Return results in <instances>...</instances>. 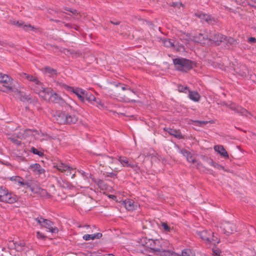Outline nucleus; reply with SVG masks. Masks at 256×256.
<instances>
[{"label": "nucleus", "mask_w": 256, "mask_h": 256, "mask_svg": "<svg viewBox=\"0 0 256 256\" xmlns=\"http://www.w3.org/2000/svg\"><path fill=\"white\" fill-rule=\"evenodd\" d=\"M169 242L166 240H146L144 246L150 248L152 252L160 255L172 256L174 252L168 248L170 246Z\"/></svg>", "instance_id": "1"}, {"label": "nucleus", "mask_w": 256, "mask_h": 256, "mask_svg": "<svg viewBox=\"0 0 256 256\" xmlns=\"http://www.w3.org/2000/svg\"><path fill=\"white\" fill-rule=\"evenodd\" d=\"M0 82L3 84L4 89L2 92L8 93L9 92H14L18 94V98L22 102H25L30 98L25 93L21 92L12 85L13 79L9 76L0 72Z\"/></svg>", "instance_id": "2"}, {"label": "nucleus", "mask_w": 256, "mask_h": 256, "mask_svg": "<svg viewBox=\"0 0 256 256\" xmlns=\"http://www.w3.org/2000/svg\"><path fill=\"white\" fill-rule=\"evenodd\" d=\"M20 76L23 78L26 79L30 81L29 86L31 90L42 98V94H46V91L48 88H45L42 82L35 76L24 72L22 73Z\"/></svg>", "instance_id": "3"}, {"label": "nucleus", "mask_w": 256, "mask_h": 256, "mask_svg": "<svg viewBox=\"0 0 256 256\" xmlns=\"http://www.w3.org/2000/svg\"><path fill=\"white\" fill-rule=\"evenodd\" d=\"M175 68L182 72H187L192 68L194 62L188 59L178 58L173 59Z\"/></svg>", "instance_id": "4"}, {"label": "nucleus", "mask_w": 256, "mask_h": 256, "mask_svg": "<svg viewBox=\"0 0 256 256\" xmlns=\"http://www.w3.org/2000/svg\"><path fill=\"white\" fill-rule=\"evenodd\" d=\"M55 83L56 86H59L60 88H62L67 91L72 92L74 94H76L78 98L81 102H84V94L86 91L84 90L78 88H74V87L68 86L64 83L58 82H55Z\"/></svg>", "instance_id": "5"}, {"label": "nucleus", "mask_w": 256, "mask_h": 256, "mask_svg": "<svg viewBox=\"0 0 256 256\" xmlns=\"http://www.w3.org/2000/svg\"><path fill=\"white\" fill-rule=\"evenodd\" d=\"M18 200V196L10 192L8 190L2 187L0 188V202L14 204Z\"/></svg>", "instance_id": "6"}, {"label": "nucleus", "mask_w": 256, "mask_h": 256, "mask_svg": "<svg viewBox=\"0 0 256 256\" xmlns=\"http://www.w3.org/2000/svg\"><path fill=\"white\" fill-rule=\"evenodd\" d=\"M200 238L208 243H212L214 245H216L219 243L218 238L214 235V233L210 230H203L197 232Z\"/></svg>", "instance_id": "7"}, {"label": "nucleus", "mask_w": 256, "mask_h": 256, "mask_svg": "<svg viewBox=\"0 0 256 256\" xmlns=\"http://www.w3.org/2000/svg\"><path fill=\"white\" fill-rule=\"evenodd\" d=\"M35 220L41 226L48 230L49 232L52 234H58V229L54 226V223L50 220L44 219L42 217H38L35 218Z\"/></svg>", "instance_id": "8"}, {"label": "nucleus", "mask_w": 256, "mask_h": 256, "mask_svg": "<svg viewBox=\"0 0 256 256\" xmlns=\"http://www.w3.org/2000/svg\"><path fill=\"white\" fill-rule=\"evenodd\" d=\"M42 98L46 101L54 103H60L63 100L60 96L50 88L46 90L44 94H42Z\"/></svg>", "instance_id": "9"}, {"label": "nucleus", "mask_w": 256, "mask_h": 256, "mask_svg": "<svg viewBox=\"0 0 256 256\" xmlns=\"http://www.w3.org/2000/svg\"><path fill=\"white\" fill-rule=\"evenodd\" d=\"M209 30L204 31L203 32L196 34L192 36V40L195 42L200 43L202 45H209Z\"/></svg>", "instance_id": "10"}, {"label": "nucleus", "mask_w": 256, "mask_h": 256, "mask_svg": "<svg viewBox=\"0 0 256 256\" xmlns=\"http://www.w3.org/2000/svg\"><path fill=\"white\" fill-rule=\"evenodd\" d=\"M118 160L124 167L130 168L134 170L140 169L138 164L137 162H134L132 160V159L128 158L124 156H118Z\"/></svg>", "instance_id": "11"}, {"label": "nucleus", "mask_w": 256, "mask_h": 256, "mask_svg": "<svg viewBox=\"0 0 256 256\" xmlns=\"http://www.w3.org/2000/svg\"><path fill=\"white\" fill-rule=\"evenodd\" d=\"M209 45L215 44L220 45L222 42L226 40V37L222 34L216 33V32H211L209 30Z\"/></svg>", "instance_id": "12"}, {"label": "nucleus", "mask_w": 256, "mask_h": 256, "mask_svg": "<svg viewBox=\"0 0 256 256\" xmlns=\"http://www.w3.org/2000/svg\"><path fill=\"white\" fill-rule=\"evenodd\" d=\"M220 228L222 231L226 235H230L236 230V226L234 224L226 222L221 224Z\"/></svg>", "instance_id": "13"}, {"label": "nucleus", "mask_w": 256, "mask_h": 256, "mask_svg": "<svg viewBox=\"0 0 256 256\" xmlns=\"http://www.w3.org/2000/svg\"><path fill=\"white\" fill-rule=\"evenodd\" d=\"M114 85L116 87H118V86H122V90H128L130 92V94H128V96L130 97H128L127 96H124L123 98H122V100L126 102H135V100L132 98V95L136 94L135 92H134V90H132L130 87L128 86L122 84L120 83L118 84H114Z\"/></svg>", "instance_id": "14"}, {"label": "nucleus", "mask_w": 256, "mask_h": 256, "mask_svg": "<svg viewBox=\"0 0 256 256\" xmlns=\"http://www.w3.org/2000/svg\"><path fill=\"white\" fill-rule=\"evenodd\" d=\"M224 105L228 107L232 110H233L235 113L240 114L242 115L248 116V114L250 115L246 109L242 108L241 106L236 105L234 103L230 102V104L224 103Z\"/></svg>", "instance_id": "15"}, {"label": "nucleus", "mask_w": 256, "mask_h": 256, "mask_svg": "<svg viewBox=\"0 0 256 256\" xmlns=\"http://www.w3.org/2000/svg\"><path fill=\"white\" fill-rule=\"evenodd\" d=\"M28 169L32 171L34 174L38 175L39 176L44 175L45 170L39 164L35 163L30 164L28 167Z\"/></svg>", "instance_id": "16"}, {"label": "nucleus", "mask_w": 256, "mask_h": 256, "mask_svg": "<svg viewBox=\"0 0 256 256\" xmlns=\"http://www.w3.org/2000/svg\"><path fill=\"white\" fill-rule=\"evenodd\" d=\"M194 15L200 18L202 20L206 22L208 24H212L216 22L214 18L209 14L198 12V13H195Z\"/></svg>", "instance_id": "17"}, {"label": "nucleus", "mask_w": 256, "mask_h": 256, "mask_svg": "<svg viewBox=\"0 0 256 256\" xmlns=\"http://www.w3.org/2000/svg\"><path fill=\"white\" fill-rule=\"evenodd\" d=\"M126 208L130 211L136 210L139 206V204L134 202L132 200L127 199L122 202Z\"/></svg>", "instance_id": "18"}, {"label": "nucleus", "mask_w": 256, "mask_h": 256, "mask_svg": "<svg viewBox=\"0 0 256 256\" xmlns=\"http://www.w3.org/2000/svg\"><path fill=\"white\" fill-rule=\"evenodd\" d=\"M161 41L166 47L173 48L178 51L180 50V46H178L177 44H175V41L173 40L163 38H161Z\"/></svg>", "instance_id": "19"}, {"label": "nucleus", "mask_w": 256, "mask_h": 256, "mask_svg": "<svg viewBox=\"0 0 256 256\" xmlns=\"http://www.w3.org/2000/svg\"><path fill=\"white\" fill-rule=\"evenodd\" d=\"M30 190L34 194H38L42 197H46L48 195L46 190L42 188L38 185H32Z\"/></svg>", "instance_id": "20"}, {"label": "nucleus", "mask_w": 256, "mask_h": 256, "mask_svg": "<svg viewBox=\"0 0 256 256\" xmlns=\"http://www.w3.org/2000/svg\"><path fill=\"white\" fill-rule=\"evenodd\" d=\"M54 167L62 172H66V175L70 174L71 170H73L72 168L62 162L56 164Z\"/></svg>", "instance_id": "21"}, {"label": "nucleus", "mask_w": 256, "mask_h": 256, "mask_svg": "<svg viewBox=\"0 0 256 256\" xmlns=\"http://www.w3.org/2000/svg\"><path fill=\"white\" fill-rule=\"evenodd\" d=\"M66 112H59L54 116L56 122L58 124H66Z\"/></svg>", "instance_id": "22"}, {"label": "nucleus", "mask_w": 256, "mask_h": 256, "mask_svg": "<svg viewBox=\"0 0 256 256\" xmlns=\"http://www.w3.org/2000/svg\"><path fill=\"white\" fill-rule=\"evenodd\" d=\"M164 130L168 132L170 134L173 136L177 138L182 139L184 138L180 130L171 128H164Z\"/></svg>", "instance_id": "23"}, {"label": "nucleus", "mask_w": 256, "mask_h": 256, "mask_svg": "<svg viewBox=\"0 0 256 256\" xmlns=\"http://www.w3.org/2000/svg\"><path fill=\"white\" fill-rule=\"evenodd\" d=\"M214 149L216 152L218 154H220V156H223L225 158H228V154L222 146V145L215 146L214 148Z\"/></svg>", "instance_id": "24"}, {"label": "nucleus", "mask_w": 256, "mask_h": 256, "mask_svg": "<svg viewBox=\"0 0 256 256\" xmlns=\"http://www.w3.org/2000/svg\"><path fill=\"white\" fill-rule=\"evenodd\" d=\"M18 27L22 28L26 31H28L29 30H35V28L34 26H31L30 24H25L22 21H17L16 23H14Z\"/></svg>", "instance_id": "25"}, {"label": "nucleus", "mask_w": 256, "mask_h": 256, "mask_svg": "<svg viewBox=\"0 0 256 256\" xmlns=\"http://www.w3.org/2000/svg\"><path fill=\"white\" fill-rule=\"evenodd\" d=\"M188 92V97L192 100L194 102H198L200 100V96L197 92L192 91L190 90Z\"/></svg>", "instance_id": "26"}, {"label": "nucleus", "mask_w": 256, "mask_h": 256, "mask_svg": "<svg viewBox=\"0 0 256 256\" xmlns=\"http://www.w3.org/2000/svg\"><path fill=\"white\" fill-rule=\"evenodd\" d=\"M66 124H75L78 120V118L73 114H68L66 112Z\"/></svg>", "instance_id": "27"}, {"label": "nucleus", "mask_w": 256, "mask_h": 256, "mask_svg": "<svg viewBox=\"0 0 256 256\" xmlns=\"http://www.w3.org/2000/svg\"><path fill=\"white\" fill-rule=\"evenodd\" d=\"M102 236V234L100 232H98L96 234H84L83 236V238L85 240H94L95 238H100Z\"/></svg>", "instance_id": "28"}, {"label": "nucleus", "mask_w": 256, "mask_h": 256, "mask_svg": "<svg viewBox=\"0 0 256 256\" xmlns=\"http://www.w3.org/2000/svg\"><path fill=\"white\" fill-rule=\"evenodd\" d=\"M85 99L92 104L94 100H96V98L90 92H88L86 91L84 94V100Z\"/></svg>", "instance_id": "29"}, {"label": "nucleus", "mask_w": 256, "mask_h": 256, "mask_svg": "<svg viewBox=\"0 0 256 256\" xmlns=\"http://www.w3.org/2000/svg\"><path fill=\"white\" fill-rule=\"evenodd\" d=\"M8 179L12 182H14L16 183H18L20 186V184H23V179L24 178L20 176H13L9 178Z\"/></svg>", "instance_id": "30"}, {"label": "nucleus", "mask_w": 256, "mask_h": 256, "mask_svg": "<svg viewBox=\"0 0 256 256\" xmlns=\"http://www.w3.org/2000/svg\"><path fill=\"white\" fill-rule=\"evenodd\" d=\"M180 39L182 40H184L186 41H190L192 40V36H191L188 34H185L182 32L180 34H178Z\"/></svg>", "instance_id": "31"}, {"label": "nucleus", "mask_w": 256, "mask_h": 256, "mask_svg": "<svg viewBox=\"0 0 256 256\" xmlns=\"http://www.w3.org/2000/svg\"><path fill=\"white\" fill-rule=\"evenodd\" d=\"M44 72L49 74L51 76L57 75V72L56 70L50 68V67H45L44 68Z\"/></svg>", "instance_id": "32"}, {"label": "nucleus", "mask_w": 256, "mask_h": 256, "mask_svg": "<svg viewBox=\"0 0 256 256\" xmlns=\"http://www.w3.org/2000/svg\"><path fill=\"white\" fill-rule=\"evenodd\" d=\"M181 256H195V254L190 249H185L182 251Z\"/></svg>", "instance_id": "33"}, {"label": "nucleus", "mask_w": 256, "mask_h": 256, "mask_svg": "<svg viewBox=\"0 0 256 256\" xmlns=\"http://www.w3.org/2000/svg\"><path fill=\"white\" fill-rule=\"evenodd\" d=\"M178 90L180 92L187 93L190 90V88L188 86H184L182 85H178Z\"/></svg>", "instance_id": "34"}, {"label": "nucleus", "mask_w": 256, "mask_h": 256, "mask_svg": "<svg viewBox=\"0 0 256 256\" xmlns=\"http://www.w3.org/2000/svg\"><path fill=\"white\" fill-rule=\"evenodd\" d=\"M31 152H32L33 154H37L40 156H44V153L42 152L39 151L38 149L34 147L32 148Z\"/></svg>", "instance_id": "35"}, {"label": "nucleus", "mask_w": 256, "mask_h": 256, "mask_svg": "<svg viewBox=\"0 0 256 256\" xmlns=\"http://www.w3.org/2000/svg\"><path fill=\"white\" fill-rule=\"evenodd\" d=\"M188 161L190 162L195 163L196 160L195 158L192 156L190 152L186 156Z\"/></svg>", "instance_id": "36"}, {"label": "nucleus", "mask_w": 256, "mask_h": 256, "mask_svg": "<svg viewBox=\"0 0 256 256\" xmlns=\"http://www.w3.org/2000/svg\"><path fill=\"white\" fill-rule=\"evenodd\" d=\"M162 227L165 232H170V228L168 226V224L166 222H162Z\"/></svg>", "instance_id": "37"}, {"label": "nucleus", "mask_w": 256, "mask_h": 256, "mask_svg": "<svg viewBox=\"0 0 256 256\" xmlns=\"http://www.w3.org/2000/svg\"><path fill=\"white\" fill-rule=\"evenodd\" d=\"M10 140L12 143L17 146H19L21 144V142L18 139L15 138H10Z\"/></svg>", "instance_id": "38"}, {"label": "nucleus", "mask_w": 256, "mask_h": 256, "mask_svg": "<svg viewBox=\"0 0 256 256\" xmlns=\"http://www.w3.org/2000/svg\"><path fill=\"white\" fill-rule=\"evenodd\" d=\"M23 184H20V186H23L24 188H29L30 190L31 189L32 184H29L28 182H24V180L23 179Z\"/></svg>", "instance_id": "39"}, {"label": "nucleus", "mask_w": 256, "mask_h": 256, "mask_svg": "<svg viewBox=\"0 0 256 256\" xmlns=\"http://www.w3.org/2000/svg\"><path fill=\"white\" fill-rule=\"evenodd\" d=\"M196 126H202L204 124H206L208 123V122L207 121H200V120H196L194 122Z\"/></svg>", "instance_id": "40"}, {"label": "nucleus", "mask_w": 256, "mask_h": 256, "mask_svg": "<svg viewBox=\"0 0 256 256\" xmlns=\"http://www.w3.org/2000/svg\"><path fill=\"white\" fill-rule=\"evenodd\" d=\"M36 236L38 238L44 240L46 236L42 233L40 232H36Z\"/></svg>", "instance_id": "41"}, {"label": "nucleus", "mask_w": 256, "mask_h": 256, "mask_svg": "<svg viewBox=\"0 0 256 256\" xmlns=\"http://www.w3.org/2000/svg\"><path fill=\"white\" fill-rule=\"evenodd\" d=\"M180 153L184 156H186L190 152H188L186 150L183 148L180 150Z\"/></svg>", "instance_id": "42"}, {"label": "nucleus", "mask_w": 256, "mask_h": 256, "mask_svg": "<svg viewBox=\"0 0 256 256\" xmlns=\"http://www.w3.org/2000/svg\"><path fill=\"white\" fill-rule=\"evenodd\" d=\"M226 40L227 43L230 45L234 44L236 42V40H234V39L232 38H228Z\"/></svg>", "instance_id": "43"}, {"label": "nucleus", "mask_w": 256, "mask_h": 256, "mask_svg": "<svg viewBox=\"0 0 256 256\" xmlns=\"http://www.w3.org/2000/svg\"><path fill=\"white\" fill-rule=\"evenodd\" d=\"M92 104H96V106L100 105L102 106H103V104H102L100 100L98 98L96 99V100H94V102H93Z\"/></svg>", "instance_id": "44"}, {"label": "nucleus", "mask_w": 256, "mask_h": 256, "mask_svg": "<svg viewBox=\"0 0 256 256\" xmlns=\"http://www.w3.org/2000/svg\"><path fill=\"white\" fill-rule=\"evenodd\" d=\"M248 41L250 44L256 43V38L254 37H250L248 38Z\"/></svg>", "instance_id": "45"}, {"label": "nucleus", "mask_w": 256, "mask_h": 256, "mask_svg": "<svg viewBox=\"0 0 256 256\" xmlns=\"http://www.w3.org/2000/svg\"><path fill=\"white\" fill-rule=\"evenodd\" d=\"M103 183H104V182L101 180H98L97 182V184L100 188H101L103 186V185H104Z\"/></svg>", "instance_id": "46"}, {"label": "nucleus", "mask_w": 256, "mask_h": 256, "mask_svg": "<svg viewBox=\"0 0 256 256\" xmlns=\"http://www.w3.org/2000/svg\"><path fill=\"white\" fill-rule=\"evenodd\" d=\"M220 251L218 249H216L213 250V253L215 254L216 256H220Z\"/></svg>", "instance_id": "47"}, {"label": "nucleus", "mask_w": 256, "mask_h": 256, "mask_svg": "<svg viewBox=\"0 0 256 256\" xmlns=\"http://www.w3.org/2000/svg\"><path fill=\"white\" fill-rule=\"evenodd\" d=\"M207 162L211 166H212L214 162L212 158H208L206 160Z\"/></svg>", "instance_id": "48"}, {"label": "nucleus", "mask_w": 256, "mask_h": 256, "mask_svg": "<svg viewBox=\"0 0 256 256\" xmlns=\"http://www.w3.org/2000/svg\"><path fill=\"white\" fill-rule=\"evenodd\" d=\"M202 168H203L202 164L200 162H198L196 164V168L198 170H200Z\"/></svg>", "instance_id": "49"}, {"label": "nucleus", "mask_w": 256, "mask_h": 256, "mask_svg": "<svg viewBox=\"0 0 256 256\" xmlns=\"http://www.w3.org/2000/svg\"><path fill=\"white\" fill-rule=\"evenodd\" d=\"M217 169H218L219 170H225L223 166H222L219 164L218 166Z\"/></svg>", "instance_id": "50"}, {"label": "nucleus", "mask_w": 256, "mask_h": 256, "mask_svg": "<svg viewBox=\"0 0 256 256\" xmlns=\"http://www.w3.org/2000/svg\"><path fill=\"white\" fill-rule=\"evenodd\" d=\"M108 176H116V172H110V173L109 175H108Z\"/></svg>", "instance_id": "51"}, {"label": "nucleus", "mask_w": 256, "mask_h": 256, "mask_svg": "<svg viewBox=\"0 0 256 256\" xmlns=\"http://www.w3.org/2000/svg\"><path fill=\"white\" fill-rule=\"evenodd\" d=\"M218 165V164L217 162H214V164L212 166H213L214 168H217Z\"/></svg>", "instance_id": "52"}, {"label": "nucleus", "mask_w": 256, "mask_h": 256, "mask_svg": "<svg viewBox=\"0 0 256 256\" xmlns=\"http://www.w3.org/2000/svg\"><path fill=\"white\" fill-rule=\"evenodd\" d=\"M111 23L115 24V25H118L120 23V22L119 21H117L116 22H111Z\"/></svg>", "instance_id": "53"}, {"label": "nucleus", "mask_w": 256, "mask_h": 256, "mask_svg": "<svg viewBox=\"0 0 256 256\" xmlns=\"http://www.w3.org/2000/svg\"><path fill=\"white\" fill-rule=\"evenodd\" d=\"M109 197H110V198H112V199L116 198V196H114V195H110V196H109Z\"/></svg>", "instance_id": "54"}, {"label": "nucleus", "mask_w": 256, "mask_h": 256, "mask_svg": "<svg viewBox=\"0 0 256 256\" xmlns=\"http://www.w3.org/2000/svg\"><path fill=\"white\" fill-rule=\"evenodd\" d=\"M114 170L115 172H118L120 170H118L117 168H115Z\"/></svg>", "instance_id": "55"}, {"label": "nucleus", "mask_w": 256, "mask_h": 256, "mask_svg": "<svg viewBox=\"0 0 256 256\" xmlns=\"http://www.w3.org/2000/svg\"><path fill=\"white\" fill-rule=\"evenodd\" d=\"M32 134L35 136V138H36V139H38V136H36V134Z\"/></svg>", "instance_id": "56"}, {"label": "nucleus", "mask_w": 256, "mask_h": 256, "mask_svg": "<svg viewBox=\"0 0 256 256\" xmlns=\"http://www.w3.org/2000/svg\"><path fill=\"white\" fill-rule=\"evenodd\" d=\"M106 256H114L112 254H107Z\"/></svg>", "instance_id": "57"}, {"label": "nucleus", "mask_w": 256, "mask_h": 256, "mask_svg": "<svg viewBox=\"0 0 256 256\" xmlns=\"http://www.w3.org/2000/svg\"><path fill=\"white\" fill-rule=\"evenodd\" d=\"M74 176H75V174H74L72 175V178H74Z\"/></svg>", "instance_id": "58"}, {"label": "nucleus", "mask_w": 256, "mask_h": 256, "mask_svg": "<svg viewBox=\"0 0 256 256\" xmlns=\"http://www.w3.org/2000/svg\"><path fill=\"white\" fill-rule=\"evenodd\" d=\"M32 133H36V134L37 133V132H36V131H34V132H32Z\"/></svg>", "instance_id": "59"}, {"label": "nucleus", "mask_w": 256, "mask_h": 256, "mask_svg": "<svg viewBox=\"0 0 256 256\" xmlns=\"http://www.w3.org/2000/svg\"><path fill=\"white\" fill-rule=\"evenodd\" d=\"M252 1H254L255 3H256V0H252Z\"/></svg>", "instance_id": "60"}, {"label": "nucleus", "mask_w": 256, "mask_h": 256, "mask_svg": "<svg viewBox=\"0 0 256 256\" xmlns=\"http://www.w3.org/2000/svg\"><path fill=\"white\" fill-rule=\"evenodd\" d=\"M27 132H31V130H26Z\"/></svg>", "instance_id": "61"}, {"label": "nucleus", "mask_w": 256, "mask_h": 256, "mask_svg": "<svg viewBox=\"0 0 256 256\" xmlns=\"http://www.w3.org/2000/svg\"><path fill=\"white\" fill-rule=\"evenodd\" d=\"M255 31H256V28L255 29Z\"/></svg>", "instance_id": "62"}]
</instances>
